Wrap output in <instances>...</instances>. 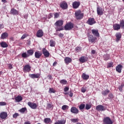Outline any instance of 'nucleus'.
Instances as JSON below:
<instances>
[{"instance_id": "e2e57ef3", "label": "nucleus", "mask_w": 124, "mask_h": 124, "mask_svg": "<svg viewBox=\"0 0 124 124\" xmlns=\"http://www.w3.org/2000/svg\"><path fill=\"white\" fill-rule=\"evenodd\" d=\"M69 96L70 97H72V96H73V93L70 92V94H69Z\"/></svg>"}, {"instance_id": "39448f33", "label": "nucleus", "mask_w": 124, "mask_h": 124, "mask_svg": "<svg viewBox=\"0 0 124 124\" xmlns=\"http://www.w3.org/2000/svg\"><path fill=\"white\" fill-rule=\"evenodd\" d=\"M97 14L99 16H102L103 15V13H104V10L102 8L100 7L99 6H98L97 7Z\"/></svg>"}, {"instance_id": "864d4df0", "label": "nucleus", "mask_w": 124, "mask_h": 124, "mask_svg": "<svg viewBox=\"0 0 124 124\" xmlns=\"http://www.w3.org/2000/svg\"><path fill=\"white\" fill-rule=\"evenodd\" d=\"M96 52V51L94 49H93L91 51V54L92 55H95V53Z\"/></svg>"}, {"instance_id": "aec40b11", "label": "nucleus", "mask_w": 124, "mask_h": 124, "mask_svg": "<svg viewBox=\"0 0 124 124\" xmlns=\"http://www.w3.org/2000/svg\"><path fill=\"white\" fill-rule=\"evenodd\" d=\"M43 34H44L43 31H42V30H39L37 31L36 36L37 37H42Z\"/></svg>"}, {"instance_id": "f3484780", "label": "nucleus", "mask_w": 124, "mask_h": 124, "mask_svg": "<svg viewBox=\"0 0 124 124\" xmlns=\"http://www.w3.org/2000/svg\"><path fill=\"white\" fill-rule=\"evenodd\" d=\"M113 29L114 31H120L121 30V26L118 23H115L113 25Z\"/></svg>"}, {"instance_id": "de8ad7c7", "label": "nucleus", "mask_w": 124, "mask_h": 124, "mask_svg": "<svg viewBox=\"0 0 124 124\" xmlns=\"http://www.w3.org/2000/svg\"><path fill=\"white\" fill-rule=\"evenodd\" d=\"M92 108V106L89 104H86L85 106V108L86 110H90V108Z\"/></svg>"}, {"instance_id": "a878e982", "label": "nucleus", "mask_w": 124, "mask_h": 124, "mask_svg": "<svg viewBox=\"0 0 124 124\" xmlns=\"http://www.w3.org/2000/svg\"><path fill=\"white\" fill-rule=\"evenodd\" d=\"M8 37V33L6 32H5L4 33H2V34L1 35V39H6Z\"/></svg>"}, {"instance_id": "b1692460", "label": "nucleus", "mask_w": 124, "mask_h": 124, "mask_svg": "<svg viewBox=\"0 0 124 124\" xmlns=\"http://www.w3.org/2000/svg\"><path fill=\"white\" fill-rule=\"evenodd\" d=\"M79 61L80 62L84 63V62H86L87 61V57H86V56H82L79 58Z\"/></svg>"}, {"instance_id": "f03ea898", "label": "nucleus", "mask_w": 124, "mask_h": 124, "mask_svg": "<svg viewBox=\"0 0 124 124\" xmlns=\"http://www.w3.org/2000/svg\"><path fill=\"white\" fill-rule=\"evenodd\" d=\"M76 18L77 20H81L84 17V14L80 10L76 11L75 14Z\"/></svg>"}, {"instance_id": "774afa93", "label": "nucleus", "mask_w": 124, "mask_h": 124, "mask_svg": "<svg viewBox=\"0 0 124 124\" xmlns=\"http://www.w3.org/2000/svg\"><path fill=\"white\" fill-rule=\"evenodd\" d=\"M24 124H31V123L30 122H26L24 123Z\"/></svg>"}, {"instance_id": "c756f323", "label": "nucleus", "mask_w": 124, "mask_h": 124, "mask_svg": "<svg viewBox=\"0 0 124 124\" xmlns=\"http://www.w3.org/2000/svg\"><path fill=\"white\" fill-rule=\"evenodd\" d=\"M81 77L84 80H88V79L90 78V76H89V75L85 74V73H83Z\"/></svg>"}, {"instance_id": "20e7f679", "label": "nucleus", "mask_w": 124, "mask_h": 124, "mask_svg": "<svg viewBox=\"0 0 124 124\" xmlns=\"http://www.w3.org/2000/svg\"><path fill=\"white\" fill-rule=\"evenodd\" d=\"M60 7L63 10H65L68 8V5L65 1H62L60 3Z\"/></svg>"}, {"instance_id": "8fccbe9b", "label": "nucleus", "mask_w": 124, "mask_h": 124, "mask_svg": "<svg viewBox=\"0 0 124 124\" xmlns=\"http://www.w3.org/2000/svg\"><path fill=\"white\" fill-rule=\"evenodd\" d=\"M68 108V106L67 105H63L62 108V110H65Z\"/></svg>"}, {"instance_id": "4468645a", "label": "nucleus", "mask_w": 124, "mask_h": 124, "mask_svg": "<svg viewBox=\"0 0 124 124\" xmlns=\"http://www.w3.org/2000/svg\"><path fill=\"white\" fill-rule=\"evenodd\" d=\"M92 34L96 37H99V33L98 32V30L92 29L91 31Z\"/></svg>"}, {"instance_id": "37998d69", "label": "nucleus", "mask_w": 124, "mask_h": 124, "mask_svg": "<svg viewBox=\"0 0 124 124\" xmlns=\"http://www.w3.org/2000/svg\"><path fill=\"white\" fill-rule=\"evenodd\" d=\"M71 121L72 123H78V122H79V119L78 118H73V119H71Z\"/></svg>"}, {"instance_id": "473e14b6", "label": "nucleus", "mask_w": 124, "mask_h": 124, "mask_svg": "<svg viewBox=\"0 0 124 124\" xmlns=\"http://www.w3.org/2000/svg\"><path fill=\"white\" fill-rule=\"evenodd\" d=\"M66 121L65 120H58V122H55L54 124H65Z\"/></svg>"}, {"instance_id": "dca6fc26", "label": "nucleus", "mask_w": 124, "mask_h": 124, "mask_svg": "<svg viewBox=\"0 0 124 124\" xmlns=\"http://www.w3.org/2000/svg\"><path fill=\"white\" fill-rule=\"evenodd\" d=\"M0 118L2 120H4L7 118V112L3 111L0 113Z\"/></svg>"}, {"instance_id": "ddd939ff", "label": "nucleus", "mask_w": 124, "mask_h": 124, "mask_svg": "<svg viewBox=\"0 0 124 124\" xmlns=\"http://www.w3.org/2000/svg\"><path fill=\"white\" fill-rule=\"evenodd\" d=\"M80 3L79 1H76L75 2H73L72 3L73 8L74 9H77V8H78V7L80 6Z\"/></svg>"}, {"instance_id": "338daca9", "label": "nucleus", "mask_w": 124, "mask_h": 124, "mask_svg": "<svg viewBox=\"0 0 124 124\" xmlns=\"http://www.w3.org/2000/svg\"><path fill=\"white\" fill-rule=\"evenodd\" d=\"M1 1L4 3H6V2H7V1H6V0H1Z\"/></svg>"}, {"instance_id": "f257e3e1", "label": "nucleus", "mask_w": 124, "mask_h": 124, "mask_svg": "<svg viewBox=\"0 0 124 124\" xmlns=\"http://www.w3.org/2000/svg\"><path fill=\"white\" fill-rule=\"evenodd\" d=\"M54 25L56 27L55 28L56 31H63V30H64V28L62 27L63 21L62 20H58Z\"/></svg>"}, {"instance_id": "5fc2aeb1", "label": "nucleus", "mask_w": 124, "mask_h": 124, "mask_svg": "<svg viewBox=\"0 0 124 124\" xmlns=\"http://www.w3.org/2000/svg\"><path fill=\"white\" fill-rule=\"evenodd\" d=\"M26 37H27V34H24L22 36V37H21V39H25V38Z\"/></svg>"}, {"instance_id": "cd10ccee", "label": "nucleus", "mask_w": 124, "mask_h": 124, "mask_svg": "<svg viewBox=\"0 0 124 124\" xmlns=\"http://www.w3.org/2000/svg\"><path fill=\"white\" fill-rule=\"evenodd\" d=\"M15 102H20V101H22L23 100V97H22L20 95H18L15 98Z\"/></svg>"}, {"instance_id": "69168bd1", "label": "nucleus", "mask_w": 124, "mask_h": 124, "mask_svg": "<svg viewBox=\"0 0 124 124\" xmlns=\"http://www.w3.org/2000/svg\"><path fill=\"white\" fill-rule=\"evenodd\" d=\"M1 29H3V24H0V30H1Z\"/></svg>"}, {"instance_id": "58836bf2", "label": "nucleus", "mask_w": 124, "mask_h": 124, "mask_svg": "<svg viewBox=\"0 0 124 124\" xmlns=\"http://www.w3.org/2000/svg\"><path fill=\"white\" fill-rule=\"evenodd\" d=\"M48 92L49 93H56V90H55L53 88H50L49 89Z\"/></svg>"}, {"instance_id": "1a4fd4ad", "label": "nucleus", "mask_w": 124, "mask_h": 124, "mask_svg": "<svg viewBox=\"0 0 124 124\" xmlns=\"http://www.w3.org/2000/svg\"><path fill=\"white\" fill-rule=\"evenodd\" d=\"M42 52L45 58H48L50 56V53L45 48H43L42 49Z\"/></svg>"}, {"instance_id": "a211bd4d", "label": "nucleus", "mask_w": 124, "mask_h": 124, "mask_svg": "<svg viewBox=\"0 0 124 124\" xmlns=\"http://www.w3.org/2000/svg\"><path fill=\"white\" fill-rule=\"evenodd\" d=\"M31 66L29 64L26 65L23 68L24 72H30L31 71Z\"/></svg>"}, {"instance_id": "6e6d98bb", "label": "nucleus", "mask_w": 124, "mask_h": 124, "mask_svg": "<svg viewBox=\"0 0 124 124\" xmlns=\"http://www.w3.org/2000/svg\"><path fill=\"white\" fill-rule=\"evenodd\" d=\"M8 68H9V69H12V68H13V67L12 66V65L11 64H8Z\"/></svg>"}, {"instance_id": "412c9836", "label": "nucleus", "mask_w": 124, "mask_h": 124, "mask_svg": "<svg viewBox=\"0 0 124 124\" xmlns=\"http://www.w3.org/2000/svg\"><path fill=\"white\" fill-rule=\"evenodd\" d=\"M10 14H12V15H18L19 11L13 8L10 11Z\"/></svg>"}, {"instance_id": "4d7b16f0", "label": "nucleus", "mask_w": 124, "mask_h": 124, "mask_svg": "<svg viewBox=\"0 0 124 124\" xmlns=\"http://www.w3.org/2000/svg\"><path fill=\"white\" fill-rule=\"evenodd\" d=\"M112 66H113V63L112 62L108 63V67H112Z\"/></svg>"}, {"instance_id": "72a5a7b5", "label": "nucleus", "mask_w": 124, "mask_h": 124, "mask_svg": "<svg viewBox=\"0 0 124 124\" xmlns=\"http://www.w3.org/2000/svg\"><path fill=\"white\" fill-rule=\"evenodd\" d=\"M56 46V42L54 40H51L50 41V47H55Z\"/></svg>"}, {"instance_id": "3c124183", "label": "nucleus", "mask_w": 124, "mask_h": 124, "mask_svg": "<svg viewBox=\"0 0 124 124\" xmlns=\"http://www.w3.org/2000/svg\"><path fill=\"white\" fill-rule=\"evenodd\" d=\"M81 91V93H86L87 91V87H82Z\"/></svg>"}, {"instance_id": "7ed1b4c3", "label": "nucleus", "mask_w": 124, "mask_h": 124, "mask_svg": "<svg viewBox=\"0 0 124 124\" xmlns=\"http://www.w3.org/2000/svg\"><path fill=\"white\" fill-rule=\"evenodd\" d=\"M74 27V25L72 22H69L66 24L64 27V28L65 31H70L73 29Z\"/></svg>"}, {"instance_id": "09e8293b", "label": "nucleus", "mask_w": 124, "mask_h": 124, "mask_svg": "<svg viewBox=\"0 0 124 124\" xmlns=\"http://www.w3.org/2000/svg\"><path fill=\"white\" fill-rule=\"evenodd\" d=\"M75 50L77 52H81V51H82V48L80 46H78V47H76Z\"/></svg>"}, {"instance_id": "9d476101", "label": "nucleus", "mask_w": 124, "mask_h": 124, "mask_svg": "<svg viewBox=\"0 0 124 124\" xmlns=\"http://www.w3.org/2000/svg\"><path fill=\"white\" fill-rule=\"evenodd\" d=\"M29 76L30 77V78H31V79L38 78L39 77H40V74L37 73L29 74Z\"/></svg>"}, {"instance_id": "680f3d73", "label": "nucleus", "mask_w": 124, "mask_h": 124, "mask_svg": "<svg viewBox=\"0 0 124 124\" xmlns=\"http://www.w3.org/2000/svg\"><path fill=\"white\" fill-rule=\"evenodd\" d=\"M47 107L48 108H52V105H51V104H48Z\"/></svg>"}, {"instance_id": "a19ab883", "label": "nucleus", "mask_w": 124, "mask_h": 124, "mask_svg": "<svg viewBox=\"0 0 124 124\" xmlns=\"http://www.w3.org/2000/svg\"><path fill=\"white\" fill-rule=\"evenodd\" d=\"M19 111V112H20V113H22L23 114H24V113H25L26 111H27V108H21Z\"/></svg>"}, {"instance_id": "6e6552de", "label": "nucleus", "mask_w": 124, "mask_h": 124, "mask_svg": "<svg viewBox=\"0 0 124 124\" xmlns=\"http://www.w3.org/2000/svg\"><path fill=\"white\" fill-rule=\"evenodd\" d=\"M71 112L72 114H75V115H77L79 113V109L75 107H72L70 109Z\"/></svg>"}, {"instance_id": "2eb2a0df", "label": "nucleus", "mask_w": 124, "mask_h": 124, "mask_svg": "<svg viewBox=\"0 0 124 124\" xmlns=\"http://www.w3.org/2000/svg\"><path fill=\"white\" fill-rule=\"evenodd\" d=\"M95 39H96V38L93 37V35H88V40L89 42H91V43H93V42L95 41Z\"/></svg>"}, {"instance_id": "79ce46f5", "label": "nucleus", "mask_w": 124, "mask_h": 124, "mask_svg": "<svg viewBox=\"0 0 124 124\" xmlns=\"http://www.w3.org/2000/svg\"><path fill=\"white\" fill-rule=\"evenodd\" d=\"M124 84L122 83L120 86H119L118 89L120 92H123V89H124Z\"/></svg>"}, {"instance_id": "bb28decb", "label": "nucleus", "mask_w": 124, "mask_h": 124, "mask_svg": "<svg viewBox=\"0 0 124 124\" xmlns=\"http://www.w3.org/2000/svg\"><path fill=\"white\" fill-rule=\"evenodd\" d=\"M0 46L2 48H7L8 45L5 42L2 41L0 43Z\"/></svg>"}, {"instance_id": "c9c22d12", "label": "nucleus", "mask_w": 124, "mask_h": 124, "mask_svg": "<svg viewBox=\"0 0 124 124\" xmlns=\"http://www.w3.org/2000/svg\"><path fill=\"white\" fill-rule=\"evenodd\" d=\"M60 84H61V85H66V84H67V80H65V79H62L61 80H60Z\"/></svg>"}, {"instance_id": "4c0bfd02", "label": "nucleus", "mask_w": 124, "mask_h": 124, "mask_svg": "<svg viewBox=\"0 0 124 124\" xmlns=\"http://www.w3.org/2000/svg\"><path fill=\"white\" fill-rule=\"evenodd\" d=\"M120 28H122V29H124V20H122L120 22Z\"/></svg>"}, {"instance_id": "f8f14e48", "label": "nucleus", "mask_w": 124, "mask_h": 124, "mask_svg": "<svg viewBox=\"0 0 124 124\" xmlns=\"http://www.w3.org/2000/svg\"><path fill=\"white\" fill-rule=\"evenodd\" d=\"M28 105L29 106V107L31 108V109H36V108H37V105L35 103L29 102L28 103Z\"/></svg>"}, {"instance_id": "49530a36", "label": "nucleus", "mask_w": 124, "mask_h": 124, "mask_svg": "<svg viewBox=\"0 0 124 124\" xmlns=\"http://www.w3.org/2000/svg\"><path fill=\"white\" fill-rule=\"evenodd\" d=\"M19 116L20 114H19V113L16 112L13 114V118H14V119H16L17 117H19Z\"/></svg>"}, {"instance_id": "9b49d317", "label": "nucleus", "mask_w": 124, "mask_h": 124, "mask_svg": "<svg viewBox=\"0 0 124 124\" xmlns=\"http://www.w3.org/2000/svg\"><path fill=\"white\" fill-rule=\"evenodd\" d=\"M96 110L98 111H105L106 109L104 107V106H102V105H99L96 107Z\"/></svg>"}, {"instance_id": "e433bc0d", "label": "nucleus", "mask_w": 124, "mask_h": 124, "mask_svg": "<svg viewBox=\"0 0 124 124\" xmlns=\"http://www.w3.org/2000/svg\"><path fill=\"white\" fill-rule=\"evenodd\" d=\"M44 122L45 124H50V123H51V119L49 118H46L44 119Z\"/></svg>"}, {"instance_id": "0eeeda50", "label": "nucleus", "mask_w": 124, "mask_h": 124, "mask_svg": "<svg viewBox=\"0 0 124 124\" xmlns=\"http://www.w3.org/2000/svg\"><path fill=\"white\" fill-rule=\"evenodd\" d=\"M86 23L90 26H93V25H94L96 23V21H95L93 18H89Z\"/></svg>"}, {"instance_id": "6ab92c4d", "label": "nucleus", "mask_w": 124, "mask_h": 124, "mask_svg": "<svg viewBox=\"0 0 124 124\" xmlns=\"http://www.w3.org/2000/svg\"><path fill=\"white\" fill-rule=\"evenodd\" d=\"M115 36L116 38V42H119V41L121 40V38H122V33L121 32H117L115 34Z\"/></svg>"}, {"instance_id": "603ef678", "label": "nucleus", "mask_w": 124, "mask_h": 124, "mask_svg": "<svg viewBox=\"0 0 124 124\" xmlns=\"http://www.w3.org/2000/svg\"><path fill=\"white\" fill-rule=\"evenodd\" d=\"M6 103L5 102H0V106H5Z\"/></svg>"}, {"instance_id": "5701e85b", "label": "nucleus", "mask_w": 124, "mask_h": 124, "mask_svg": "<svg viewBox=\"0 0 124 124\" xmlns=\"http://www.w3.org/2000/svg\"><path fill=\"white\" fill-rule=\"evenodd\" d=\"M122 69H123V65L121 64L118 65L116 67V70L119 73H121L122 72Z\"/></svg>"}, {"instance_id": "c03bdc74", "label": "nucleus", "mask_w": 124, "mask_h": 124, "mask_svg": "<svg viewBox=\"0 0 124 124\" xmlns=\"http://www.w3.org/2000/svg\"><path fill=\"white\" fill-rule=\"evenodd\" d=\"M54 19H57L60 17V13H55L54 14Z\"/></svg>"}, {"instance_id": "13d9d810", "label": "nucleus", "mask_w": 124, "mask_h": 124, "mask_svg": "<svg viewBox=\"0 0 124 124\" xmlns=\"http://www.w3.org/2000/svg\"><path fill=\"white\" fill-rule=\"evenodd\" d=\"M68 90H69V88H68V87H65L64 88V92H67V91H68Z\"/></svg>"}, {"instance_id": "a18cd8bd", "label": "nucleus", "mask_w": 124, "mask_h": 124, "mask_svg": "<svg viewBox=\"0 0 124 124\" xmlns=\"http://www.w3.org/2000/svg\"><path fill=\"white\" fill-rule=\"evenodd\" d=\"M108 96L109 97V99H113L114 97H115V96L112 93H110L108 95Z\"/></svg>"}, {"instance_id": "bf43d9fd", "label": "nucleus", "mask_w": 124, "mask_h": 124, "mask_svg": "<svg viewBox=\"0 0 124 124\" xmlns=\"http://www.w3.org/2000/svg\"><path fill=\"white\" fill-rule=\"evenodd\" d=\"M58 36H59V37H63V34L60 33L59 34Z\"/></svg>"}, {"instance_id": "423d86ee", "label": "nucleus", "mask_w": 124, "mask_h": 124, "mask_svg": "<svg viewBox=\"0 0 124 124\" xmlns=\"http://www.w3.org/2000/svg\"><path fill=\"white\" fill-rule=\"evenodd\" d=\"M104 124H113V121L109 118V117H107L104 118Z\"/></svg>"}, {"instance_id": "7c9ffc66", "label": "nucleus", "mask_w": 124, "mask_h": 124, "mask_svg": "<svg viewBox=\"0 0 124 124\" xmlns=\"http://www.w3.org/2000/svg\"><path fill=\"white\" fill-rule=\"evenodd\" d=\"M103 58L104 61H108V60H110V55L105 54L103 55Z\"/></svg>"}, {"instance_id": "0e129e2a", "label": "nucleus", "mask_w": 124, "mask_h": 124, "mask_svg": "<svg viewBox=\"0 0 124 124\" xmlns=\"http://www.w3.org/2000/svg\"><path fill=\"white\" fill-rule=\"evenodd\" d=\"M47 78H48V79H52V76H51V75H48V76H47Z\"/></svg>"}, {"instance_id": "c85d7f7f", "label": "nucleus", "mask_w": 124, "mask_h": 124, "mask_svg": "<svg viewBox=\"0 0 124 124\" xmlns=\"http://www.w3.org/2000/svg\"><path fill=\"white\" fill-rule=\"evenodd\" d=\"M109 93H110V90L107 89L102 91L101 93L103 95H104V96H106V95H107Z\"/></svg>"}, {"instance_id": "4be33fe9", "label": "nucleus", "mask_w": 124, "mask_h": 124, "mask_svg": "<svg viewBox=\"0 0 124 124\" xmlns=\"http://www.w3.org/2000/svg\"><path fill=\"white\" fill-rule=\"evenodd\" d=\"M42 56V53L39 51L35 52V58L36 59H40V57Z\"/></svg>"}, {"instance_id": "393cba45", "label": "nucleus", "mask_w": 124, "mask_h": 124, "mask_svg": "<svg viewBox=\"0 0 124 124\" xmlns=\"http://www.w3.org/2000/svg\"><path fill=\"white\" fill-rule=\"evenodd\" d=\"M64 61L65 63L68 64V63H70L72 62V59L69 57H65Z\"/></svg>"}, {"instance_id": "ea45409f", "label": "nucleus", "mask_w": 124, "mask_h": 124, "mask_svg": "<svg viewBox=\"0 0 124 124\" xmlns=\"http://www.w3.org/2000/svg\"><path fill=\"white\" fill-rule=\"evenodd\" d=\"M79 110H84L85 109V104H81L78 107Z\"/></svg>"}, {"instance_id": "052dcab7", "label": "nucleus", "mask_w": 124, "mask_h": 124, "mask_svg": "<svg viewBox=\"0 0 124 124\" xmlns=\"http://www.w3.org/2000/svg\"><path fill=\"white\" fill-rule=\"evenodd\" d=\"M58 63V62H53V66H56V65H57V64Z\"/></svg>"}, {"instance_id": "f704fd0d", "label": "nucleus", "mask_w": 124, "mask_h": 124, "mask_svg": "<svg viewBox=\"0 0 124 124\" xmlns=\"http://www.w3.org/2000/svg\"><path fill=\"white\" fill-rule=\"evenodd\" d=\"M21 57L23 59H27V58H29V55L27 52H23L21 54Z\"/></svg>"}, {"instance_id": "2f4dec72", "label": "nucleus", "mask_w": 124, "mask_h": 124, "mask_svg": "<svg viewBox=\"0 0 124 124\" xmlns=\"http://www.w3.org/2000/svg\"><path fill=\"white\" fill-rule=\"evenodd\" d=\"M27 55H28V57H30V56H32L33 55V50H32V49L28 50Z\"/></svg>"}]
</instances>
